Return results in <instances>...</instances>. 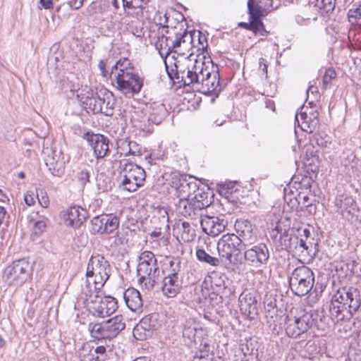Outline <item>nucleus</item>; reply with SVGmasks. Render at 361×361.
I'll list each match as a JSON object with an SVG mask.
<instances>
[{
	"label": "nucleus",
	"instance_id": "obj_57",
	"mask_svg": "<svg viewBox=\"0 0 361 361\" xmlns=\"http://www.w3.org/2000/svg\"><path fill=\"white\" fill-rule=\"evenodd\" d=\"M129 143H130V147H129L130 149H128V152L130 154V155L135 156V155L140 154L141 152V150H140V147L139 146V145L136 142L131 141V140H129Z\"/></svg>",
	"mask_w": 361,
	"mask_h": 361
},
{
	"label": "nucleus",
	"instance_id": "obj_44",
	"mask_svg": "<svg viewBox=\"0 0 361 361\" xmlns=\"http://www.w3.org/2000/svg\"><path fill=\"white\" fill-rule=\"evenodd\" d=\"M348 355L355 361H361V335L351 343Z\"/></svg>",
	"mask_w": 361,
	"mask_h": 361
},
{
	"label": "nucleus",
	"instance_id": "obj_46",
	"mask_svg": "<svg viewBox=\"0 0 361 361\" xmlns=\"http://www.w3.org/2000/svg\"><path fill=\"white\" fill-rule=\"evenodd\" d=\"M214 357V354L210 353V345L204 343L203 348L196 353L193 361H210Z\"/></svg>",
	"mask_w": 361,
	"mask_h": 361
},
{
	"label": "nucleus",
	"instance_id": "obj_5",
	"mask_svg": "<svg viewBox=\"0 0 361 361\" xmlns=\"http://www.w3.org/2000/svg\"><path fill=\"white\" fill-rule=\"evenodd\" d=\"M361 305L359 291L354 288L338 290L332 297L329 307L332 317L342 319L344 317L342 312L348 310L350 314L355 312Z\"/></svg>",
	"mask_w": 361,
	"mask_h": 361
},
{
	"label": "nucleus",
	"instance_id": "obj_13",
	"mask_svg": "<svg viewBox=\"0 0 361 361\" xmlns=\"http://www.w3.org/2000/svg\"><path fill=\"white\" fill-rule=\"evenodd\" d=\"M293 230L286 226L281 222H278L274 228L270 232V238L276 247L280 250H291L296 247L298 243V238L293 234Z\"/></svg>",
	"mask_w": 361,
	"mask_h": 361
},
{
	"label": "nucleus",
	"instance_id": "obj_53",
	"mask_svg": "<svg viewBox=\"0 0 361 361\" xmlns=\"http://www.w3.org/2000/svg\"><path fill=\"white\" fill-rule=\"evenodd\" d=\"M106 63L104 60H100L98 63V68L100 71L101 75L103 78H111L113 80V74L111 73V70L109 71L106 69Z\"/></svg>",
	"mask_w": 361,
	"mask_h": 361
},
{
	"label": "nucleus",
	"instance_id": "obj_15",
	"mask_svg": "<svg viewBox=\"0 0 361 361\" xmlns=\"http://www.w3.org/2000/svg\"><path fill=\"white\" fill-rule=\"evenodd\" d=\"M119 219L113 214H103L94 216L90 221V232L92 234L111 233L117 230Z\"/></svg>",
	"mask_w": 361,
	"mask_h": 361
},
{
	"label": "nucleus",
	"instance_id": "obj_58",
	"mask_svg": "<svg viewBox=\"0 0 361 361\" xmlns=\"http://www.w3.org/2000/svg\"><path fill=\"white\" fill-rule=\"evenodd\" d=\"M68 4L73 9H79L83 4V0H69Z\"/></svg>",
	"mask_w": 361,
	"mask_h": 361
},
{
	"label": "nucleus",
	"instance_id": "obj_2",
	"mask_svg": "<svg viewBox=\"0 0 361 361\" xmlns=\"http://www.w3.org/2000/svg\"><path fill=\"white\" fill-rule=\"evenodd\" d=\"M192 57L193 54H189L188 57L176 59L171 68L165 63L169 78L178 87L191 85L193 89L196 88L204 61Z\"/></svg>",
	"mask_w": 361,
	"mask_h": 361
},
{
	"label": "nucleus",
	"instance_id": "obj_12",
	"mask_svg": "<svg viewBox=\"0 0 361 361\" xmlns=\"http://www.w3.org/2000/svg\"><path fill=\"white\" fill-rule=\"evenodd\" d=\"M30 264L25 259L14 261L4 271L3 278L9 285H19L24 283L28 277Z\"/></svg>",
	"mask_w": 361,
	"mask_h": 361
},
{
	"label": "nucleus",
	"instance_id": "obj_47",
	"mask_svg": "<svg viewBox=\"0 0 361 361\" xmlns=\"http://www.w3.org/2000/svg\"><path fill=\"white\" fill-rule=\"evenodd\" d=\"M247 8L250 18H261L262 16V6L258 4H255L253 0H248Z\"/></svg>",
	"mask_w": 361,
	"mask_h": 361
},
{
	"label": "nucleus",
	"instance_id": "obj_1",
	"mask_svg": "<svg viewBox=\"0 0 361 361\" xmlns=\"http://www.w3.org/2000/svg\"><path fill=\"white\" fill-rule=\"evenodd\" d=\"M111 73L113 85L126 97L138 94L143 87V78L128 58L118 60L111 68Z\"/></svg>",
	"mask_w": 361,
	"mask_h": 361
},
{
	"label": "nucleus",
	"instance_id": "obj_16",
	"mask_svg": "<svg viewBox=\"0 0 361 361\" xmlns=\"http://www.w3.org/2000/svg\"><path fill=\"white\" fill-rule=\"evenodd\" d=\"M171 53L174 52L180 56L186 57L192 47V35L186 30H180V32L176 28L171 29Z\"/></svg>",
	"mask_w": 361,
	"mask_h": 361
},
{
	"label": "nucleus",
	"instance_id": "obj_56",
	"mask_svg": "<svg viewBox=\"0 0 361 361\" xmlns=\"http://www.w3.org/2000/svg\"><path fill=\"white\" fill-rule=\"evenodd\" d=\"M46 226L47 224L44 220H39L36 221L34 225L35 234L37 235H40L44 231Z\"/></svg>",
	"mask_w": 361,
	"mask_h": 361
},
{
	"label": "nucleus",
	"instance_id": "obj_19",
	"mask_svg": "<svg viewBox=\"0 0 361 361\" xmlns=\"http://www.w3.org/2000/svg\"><path fill=\"white\" fill-rule=\"evenodd\" d=\"M235 230L237 233L235 236L242 240L243 245L255 243L257 240L253 226L247 219H237L235 223Z\"/></svg>",
	"mask_w": 361,
	"mask_h": 361
},
{
	"label": "nucleus",
	"instance_id": "obj_18",
	"mask_svg": "<svg viewBox=\"0 0 361 361\" xmlns=\"http://www.w3.org/2000/svg\"><path fill=\"white\" fill-rule=\"evenodd\" d=\"M227 221L219 216H204L200 220L202 231L212 237L219 235L224 231Z\"/></svg>",
	"mask_w": 361,
	"mask_h": 361
},
{
	"label": "nucleus",
	"instance_id": "obj_35",
	"mask_svg": "<svg viewBox=\"0 0 361 361\" xmlns=\"http://www.w3.org/2000/svg\"><path fill=\"white\" fill-rule=\"evenodd\" d=\"M336 204L341 209V212L343 216L345 214H354L355 212L357 210L355 201L350 197H346L343 200L337 199Z\"/></svg>",
	"mask_w": 361,
	"mask_h": 361
},
{
	"label": "nucleus",
	"instance_id": "obj_54",
	"mask_svg": "<svg viewBox=\"0 0 361 361\" xmlns=\"http://www.w3.org/2000/svg\"><path fill=\"white\" fill-rule=\"evenodd\" d=\"M336 73L333 68H328L323 77V85L326 87L331 81L336 78Z\"/></svg>",
	"mask_w": 361,
	"mask_h": 361
},
{
	"label": "nucleus",
	"instance_id": "obj_22",
	"mask_svg": "<svg viewBox=\"0 0 361 361\" xmlns=\"http://www.w3.org/2000/svg\"><path fill=\"white\" fill-rule=\"evenodd\" d=\"M44 161L50 173L56 177H61L65 171V162L61 159L60 152L51 150L44 158Z\"/></svg>",
	"mask_w": 361,
	"mask_h": 361
},
{
	"label": "nucleus",
	"instance_id": "obj_50",
	"mask_svg": "<svg viewBox=\"0 0 361 361\" xmlns=\"http://www.w3.org/2000/svg\"><path fill=\"white\" fill-rule=\"evenodd\" d=\"M321 5L319 6V0H317V6L324 13H329L334 10L335 7V0H320Z\"/></svg>",
	"mask_w": 361,
	"mask_h": 361
},
{
	"label": "nucleus",
	"instance_id": "obj_24",
	"mask_svg": "<svg viewBox=\"0 0 361 361\" xmlns=\"http://www.w3.org/2000/svg\"><path fill=\"white\" fill-rule=\"evenodd\" d=\"M87 217V212L86 209L79 206L70 207L64 214L66 224L74 228L79 227L86 220Z\"/></svg>",
	"mask_w": 361,
	"mask_h": 361
},
{
	"label": "nucleus",
	"instance_id": "obj_59",
	"mask_svg": "<svg viewBox=\"0 0 361 361\" xmlns=\"http://www.w3.org/2000/svg\"><path fill=\"white\" fill-rule=\"evenodd\" d=\"M150 0H122L123 6L136 4H148Z\"/></svg>",
	"mask_w": 361,
	"mask_h": 361
},
{
	"label": "nucleus",
	"instance_id": "obj_11",
	"mask_svg": "<svg viewBox=\"0 0 361 361\" xmlns=\"http://www.w3.org/2000/svg\"><path fill=\"white\" fill-rule=\"evenodd\" d=\"M213 63L207 64L204 61L195 90L203 94L216 93L221 91L220 77L216 71H212Z\"/></svg>",
	"mask_w": 361,
	"mask_h": 361
},
{
	"label": "nucleus",
	"instance_id": "obj_23",
	"mask_svg": "<svg viewBox=\"0 0 361 361\" xmlns=\"http://www.w3.org/2000/svg\"><path fill=\"white\" fill-rule=\"evenodd\" d=\"M308 104L310 106L308 109L305 104L301 107L300 118L302 121L300 126L303 131L312 134L316 128V123L314 122V103L313 101L309 102Z\"/></svg>",
	"mask_w": 361,
	"mask_h": 361
},
{
	"label": "nucleus",
	"instance_id": "obj_14",
	"mask_svg": "<svg viewBox=\"0 0 361 361\" xmlns=\"http://www.w3.org/2000/svg\"><path fill=\"white\" fill-rule=\"evenodd\" d=\"M217 250L219 255L229 261L233 264V255L235 252H238L240 255V250L243 251V243L235 234L227 233L224 235L217 243Z\"/></svg>",
	"mask_w": 361,
	"mask_h": 361
},
{
	"label": "nucleus",
	"instance_id": "obj_37",
	"mask_svg": "<svg viewBox=\"0 0 361 361\" xmlns=\"http://www.w3.org/2000/svg\"><path fill=\"white\" fill-rule=\"evenodd\" d=\"M169 267L166 268V276L171 277H178L183 279V272L182 271V264L179 259L173 258L169 260Z\"/></svg>",
	"mask_w": 361,
	"mask_h": 361
},
{
	"label": "nucleus",
	"instance_id": "obj_55",
	"mask_svg": "<svg viewBox=\"0 0 361 361\" xmlns=\"http://www.w3.org/2000/svg\"><path fill=\"white\" fill-rule=\"evenodd\" d=\"M302 205L305 207H312L314 209V212H316V206L313 205V202L315 201L314 195H304L302 197Z\"/></svg>",
	"mask_w": 361,
	"mask_h": 361
},
{
	"label": "nucleus",
	"instance_id": "obj_48",
	"mask_svg": "<svg viewBox=\"0 0 361 361\" xmlns=\"http://www.w3.org/2000/svg\"><path fill=\"white\" fill-rule=\"evenodd\" d=\"M286 332L288 336L293 338H296L300 335L296 319H295L294 321L288 319V322L287 323V326L286 327Z\"/></svg>",
	"mask_w": 361,
	"mask_h": 361
},
{
	"label": "nucleus",
	"instance_id": "obj_42",
	"mask_svg": "<svg viewBox=\"0 0 361 361\" xmlns=\"http://www.w3.org/2000/svg\"><path fill=\"white\" fill-rule=\"evenodd\" d=\"M243 25L247 29L252 30L255 34L260 33L262 35H264L263 32L267 33L261 18H250L249 24L243 23Z\"/></svg>",
	"mask_w": 361,
	"mask_h": 361
},
{
	"label": "nucleus",
	"instance_id": "obj_30",
	"mask_svg": "<svg viewBox=\"0 0 361 361\" xmlns=\"http://www.w3.org/2000/svg\"><path fill=\"white\" fill-rule=\"evenodd\" d=\"M316 150H314V147L312 144H310L306 146V152L305 157L304 158V165L305 166V170L307 173L310 175V173H312V176H310V178H313V176L316 178Z\"/></svg>",
	"mask_w": 361,
	"mask_h": 361
},
{
	"label": "nucleus",
	"instance_id": "obj_21",
	"mask_svg": "<svg viewBox=\"0 0 361 361\" xmlns=\"http://www.w3.org/2000/svg\"><path fill=\"white\" fill-rule=\"evenodd\" d=\"M208 202H204L199 199H187L179 200L176 204L178 212L184 216L192 217L204 207H207Z\"/></svg>",
	"mask_w": 361,
	"mask_h": 361
},
{
	"label": "nucleus",
	"instance_id": "obj_3",
	"mask_svg": "<svg viewBox=\"0 0 361 361\" xmlns=\"http://www.w3.org/2000/svg\"><path fill=\"white\" fill-rule=\"evenodd\" d=\"M111 267L109 262L102 255L92 256L86 269V281L82 286L78 295L86 297L87 294L102 290L109 279Z\"/></svg>",
	"mask_w": 361,
	"mask_h": 361
},
{
	"label": "nucleus",
	"instance_id": "obj_34",
	"mask_svg": "<svg viewBox=\"0 0 361 361\" xmlns=\"http://www.w3.org/2000/svg\"><path fill=\"white\" fill-rule=\"evenodd\" d=\"M101 94H102V111H101V114L106 116H112L115 106V98L112 92L104 90L101 92Z\"/></svg>",
	"mask_w": 361,
	"mask_h": 361
},
{
	"label": "nucleus",
	"instance_id": "obj_60",
	"mask_svg": "<svg viewBox=\"0 0 361 361\" xmlns=\"http://www.w3.org/2000/svg\"><path fill=\"white\" fill-rule=\"evenodd\" d=\"M259 71H262L263 74L267 78V65L265 59H264L263 58H261L259 59Z\"/></svg>",
	"mask_w": 361,
	"mask_h": 361
},
{
	"label": "nucleus",
	"instance_id": "obj_28",
	"mask_svg": "<svg viewBox=\"0 0 361 361\" xmlns=\"http://www.w3.org/2000/svg\"><path fill=\"white\" fill-rule=\"evenodd\" d=\"M198 331H201L200 324L192 319H186L182 324V334L185 342L189 345L195 341Z\"/></svg>",
	"mask_w": 361,
	"mask_h": 361
},
{
	"label": "nucleus",
	"instance_id": "obj_40",
	"mask_svg": "<svg viewBox=\"0 0 361 361\" xmlns=\"http://www.w3.org/2000/svg\"><path fill=\"white\" fill-rule=\"evenodd\" d=\"M148 4H136L123 6L124 11L128 16H130L137 18L143 17L144 11Z\"/></svg>",
	"mask_w": 361,
	"mask_h": 361
},
{
	"label": "nucleus",
	"instance_id": "obj_51",
	"mask_svg": "<svg viewBox=\"0 0 361 361\" xmlns=\"http://www.w3.org/2000/svg\"><path fill=\"white\" fill-rule=\"evenodd\" d=\"M130 143L128 140H121L118 142V153L121 156H130L128 149H130Z\"/></svg>",
	"mask_w": 361,
	"mask_h": 361
},
{
	"label": "nucleus",
	"instance_id": "obj_39",
	"mask_svg": "<svg viewBox=\"0 0 361 361\" xmlns=\"http://www.w3.org/2000/svg\"><path fill=\"white\" fill-rule=\"evenodd\" d=\"M102 94L101 92L93 95L90 97H87L84 103L87 108L91 110L94 114H99L102 111Z\"/></svg>",
	"mask_w": 361,
	"mask_h": 361
},
{
	"label": "nucleus",
	"instance_id": "obj_41",
	"mask_svg": "<svg viewBox=\"0 0 361 361\" xmlns=\"http://www.w3.org/2000/svg\"><path fill=\"white\" fill-rule=\"evenodd\" d=\"M196 257L200 262L207 263L211 266L217 267L220 264L219 258L211 256L203 249L197 250Z\"/></svg>",
	"mask_w": 361,
	"mask_h": 361
},
{
	"label": "nucleus",
	"instance_id": "obj_4",
	"mask_svg": "<svg viewBox=\"0 0 361 361\" xmlns=\"http://www.w3.org/2000/svg\"><path fill=\"white\" fill-rule=\"evenodd\" d=\"M89 307L92 310L94 316L104 318L109 316L118 308L117 300L111 296H104L103 290L87 294L86 297L78 295L75 309Z\"/></svg>",
	"mask_w": 361,
	"mask_h": 361
},
{
	"label": "nucleus",
	"instance_id": "obj_26",
	"mask_svg": "<svg viewBox=\"0 0 361 361\" xmlns=\"http://www.w3.org/2000/svg\"><path fill=\"white\" fill-rule=\"evenodd\" d=\"M182 284V279L166 275L162 281L161 290L166 296L173 298L180 291Z\"/></svg>",
	"mask_w": 361,
	"mask_h": 361
},
{
	"label": "nucleus",
	"instance_id": "obj_33",
	"mask_svg": "<svg viewBox=\"0 0 361 361\" xmlns=\"http://www.w3.org/2000/svg\"><path fill=\"white\" fill-rule=\"evenodd\" d=\"M165 29H168V27H166ZM166 31L169 35L166 36L162 34L161 36L159 37L156 42V48L161 56L165 54L167 56L171 53V30H166Z\"/></svg>",
	"mask_w": 361,
	"mask_h": 361
},
{
	"label": "nucleus",
	"instance_id": "obj_52",
	"mask_svg": "<svg viewBox=\"0 0 361 361\" xmlns=\"http://www.w3.org/2000/svg\"><path fill=\"white\" fill-rule=\"evenodd\" d=\"M92 355L95 356V361H104L106 357V348L104 345L97 346Z\"/></svg>",
	"mask_w": 361,
	"mask_h": 361
},
{
	"label": "nucleus",
	"instance_id": "obj_43",
	"mask_svg": "<svg viewBox=\"0 0 361 361\" xmlns=\"http://www.w3.org/2000/svg\"><path fill=\"white\" fill-rule=\"evenodd\" d=\"M209 278L211 279L212 286L213 288L216 287L217 291L226 288L225 280L226 277L224 274L217 271H213L209 275Z\"/></svg>",
	"mask_w": 361,
	"mask_h": 361
},
{
	"label": "nucleus",
	"instance_id": "obj_29",
	"mask_svg": "<svg viewBox=\"0 0 361 361\" xmlns=\"http://www.w3.org/2000/svg\"><path fill=\"white\" fill-rule=\"evenodd\" d=\"M356 265L357 264L355 261H350L348 262H338L335 267L336 275L341 280V281L345 283L349 281L353 276Z\"/></svg>",
	"mask_w": 361,
	"mask_h": 361
},
{
	"label": "nucleus",
	"instance_id": "obj_17",
	"mask_svg": "<svg viewBox=\"0 0 361 361\" xmlns=\"http://www.w3.org/2000/svg\"><path fill=\"white\" fill-rule=\"evenodd\" d=\"M86 138L97 159L107 155L109 152V140L107 137L101 134L87 133Z\"/></svg>",
	"mask_w": 361,
	"mask_h": 361
},
{
	"label": "nucleus",
	"instance_id": "obj_31",
	"mask_svg": "<svg viewBox=\"0 0 361 361\" xmlns=\"http://www.w3.org/2000/svg\"><path fill=\"white\" fill-rule=\"evenodd\" d=\"M240 310L245 314H256L257 312V301L251 293L240 295L239 297Z\"/></svg>",
	"mask_w": 361,
	"mask_h": 361
},
{
	"label": "nucleus",
	"instance_id": "obj_25",
	"mask_svg": "<svg viewBox=\"0 0 361 361\" xmlns=\"http://www.w3.org/2000/svg\"><path fill=\"white\" fill-rule=\"evenodd\" d=\"M123 299L126 306L132 312H142L143 300L140 293L134 288H128L123 292Z\"/></svg>",
	"mask_w": 361,
	"mask_h": 361
},
{
	"label": "nucleus",
	"instance_id": "obj_6",
	"mask_svg": "<svg viewBox=\"0 0 361 361\" xmlns=\"http://www.w3.org/2000/svg\"><path fill=\"white\" fill-rule=\"evenodd\" d=\"M138 282L142 288L151 290L159 278L160 269L154 253L144 251L138 257L137 267Z\"/></svg>",
	"mask_w": 361,
	"mask_h": 361
},
{
	"label": "nucleus",
	"instance_id": "obj_10",
	"mask_svg": "<svg viewBox=\"0 0 361 361\" xmlns=\"http://www.w3.org/2000/svg\"><path fill=\"white\" fill-rule=\"evenodd\" d=\"M121 183L128 192H135L144 185L146 178L145 170L133 163L125 164L121 173Z\"/></svg>",
	"mask_w": 361,
	"mask_h": 361
},
{
	"label": "nucleus",
	"instance_id": "obj_49",
	"mask_svg": "<svg viewBox=\"0 0 361 361\" xmlns=\"http://www.w3.org/2000/svg\"><path fill=\"white\" fill-rule=\"evenodd\" d=\"M348 20L352 24L361 27V6L348 11Z\"/></svg>",
	"mask_w": 361,
	"mask_h": 361
},
{
	"label": "nucleus",
	"instance_id": "obj_45",
	"mask_svg": "<svg viewBox=\"0 0 361 361\" xmlns=\"http://www.w3.org/2000/svg\"><path fill=\"white\" fill-rule=\"evenodd\" d=\"M91 171L92 169L89 166H85L78 169L76 174V178L81 186L84 187L88 182H90Z\"/></svg>",
	"mask_w": 361,
	"mask_h": 361
},
{
	"label": "nucleus",
	"instance_id": "obj_27",
	"mask_svg": "<svg viewBox=\"0 0 361 361\" xmlns=\"http://www.w3.org/2000/svg\"><path fill=\"white\" fill-rule=\"evenodd\" d=\"M198 190L196 182H188L187 180L183 179L180 180L179 185L176 189V192L179 200L187 199H198V194H195Z\"/></svg>",
	"mask_w": 361,
	"mask_h": 361
},
{
	"label": "nucleus",
	"instance_id": "obj_63",
	"mask_svg": "<svg viewBox=\"0 0 361 361\" xmlns=\"http://www.w3.org/2000/svg\"><path fill=\"white\" fill-rule=\"evenodd\" d=\"M142 126L143 125L142 123H140L138 125H136V124L135 125V127H137L141 130V131L143 133V135H146L152 132V129H151L150 128L145 129V124H144L145 127H143Z\"/></svg>",
	"mask_w": 361,
	"mask_h": 361
},
{
	"label": "nucleus",
	"instance_id": "obj_61",
	"mask_svg": "<svg viewBox=\"0 0 361 361\" xmlns=\"http://www.w3.org/2000/svg\"><path fill=\"white\" fill-rule=\"evenodd\" d=\"M24 200L27 205L32 206L35 204V200L33 195L31 194H25L24 197Z\"/></svg>",
	"mask_w": 361,
	"mask_h": 361
},
{
	"label": "nucleus",
	"instance_id": "obj_20",
	"mask_svg": "<svg viewBox=\"0 0 361 361\" xmlns=\"http://www.w3.org/2000/svg\"><path fill=\"white\" fill-rule=\"evenodd\" d=\"M156 320L154 315H148L143 317L133 330V336L137 340H145L152 335L156 329Z\"/></svg>",
	"mask_w": 361,
	"mask_h": 361
},
{
	"label": "nucleus",
	"instance_id": "obj_62",
	"mask_svg": "<svg viewBox=\"0 0 361 361\" xmlns=\"http://www.w3.org/2000/svg\"><path fill=\"white\" fill-rule=\"evenodd\" d=\"M39 3L44 9H50L53 7L52 0H40Z\"/></svg>",
	"mask_w": 361,
	"mask_h": 361
},
{
	"label": "nucleus",
	"instance_id": "obj_8",
	"mask_svg": "<svg viewBox=\"0 0 361 361\" xmlns=\"http://www.w3.org/2000/svg\"><path fill=\"white\" fill-rule=\"evenodd\" d=\"M126 328L121 314L116 315L102 322H90L87 329L92 338L98 341L111 340Z\"/></svg>",
	"mask_w": 361,
	"mask_h": 361
},
{
	"label": "nucleus",
	"instance_id": "obj_7",
	"mask_svg": "<svg viewBox=\"0 0 361 361\" xmlns=\"http://www.w3.org/2000/svg\"><path fill=\"white\" fill-rule=\"evenodd\" d=\"M269 259V250L265 243L257 245L250 243L243 245V255L235 254L233 264L235 266H248L255 269L267 264Z\"/></svg>",
	"mask_w": 361,
	"mask_h": 361
},
{
	"label": "nucleus",
	"instance_id": "obj_64",
	"mask_svg": "<svg viewBox=\"0 0 361 361\" xmlns=\"http://www.w3.org/2000/svg\"><path fill=\"white\" fill-rule=\"evenodd\" d=\"M326 139L323 140V138L322 139L321 142L319 140V138L317 137V145L322 146V147H326L328 143H330V137L326 135Z\"/></svg>",
	"mask_w": 361,
	"mask_h": 361
},
{
	"label": "nucleus",
	"instance_id": "obj_32",
	"mask_svg": "<svg viewBox=\"0 0 361 361\" xmlns=\"http://www.w3.org/2000/svg\"><path fill=\"white\" fill-rule=\"evenodd\" d=\"M175 230L180 235L181 240L184 242H191L196 236L194 228L190 223L186 221L178 223Z\"/></svg>",
	"mask_w": 361,
	"mask_h": 361
},
{
	"label": "nucleus",
	"instance_id": "obj_9",
	"mask_svg": "<svg viewBox=\"0 0 361 361\" xmlns=\"http://www.w3.org/2000/svg\"><path fill=\"white\" fill-rule=\"evenodd\" d=\"M314 282L313 271L305 266L296 268L289 278L290 289L298 296L307 294L313 288Z\"/></svg>",
	"mask_w": 361,
	"mask_h": 361
},
{
	"label": "nucleus",
	"instance_id": "obj_38",
	"mask_svg": "<svg viewBox=\"0 0 361 361\" xmlns=\"http://www.w3.org/2000/svg\"><path fill=\"white\" fill-rule=\"evenodd\" d=\"M296 319L299 326L300 334L307 331L315 324V320L313 318L312 310H310V312H306L301 317L296 318Z\"/></svg>",
	"mask_w": 361,
	"mask_h": 361
},
{
	"label": "nucleus",
	"instance_id": "obj_36",
	"mask_svg": "<svg viewBox=\"0 0 361 361\" xmlns=\"http://www.w3.org/2000/svg\"><path fill=\"white\" fill-rule=\"evenodd\" d=\"M166 116V109L164 104H159L152 108L149 113L148 121L159 125L165 118Z\"/></svg>",
	"mask_w": 361,
	"mask_h": 361
}]
</instances>
